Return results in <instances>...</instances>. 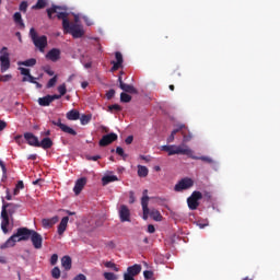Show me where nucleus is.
Masks as SVG:
<instances>
[{
  "label": "nucleus",
  "mask_w": 280,
  "mask_h": 280,
  "mask_svg": "<svg viewBox=\"0 0 280 280\" xmlns=\"http://www.w3.org/2000/svg\"><path fill=\"white\" fill-rule=\"evenodd\" d=\"M63 10L65 8L52 4V7L48 8L46 12L48 14V19L51 20L57 16L59 21H62L63 34H71L74 38H82V36H84V27L82 25L71 24V22H69V13Z\"/></svg>",
  "instance_id": "obj_1"
},
{
  "label": "nucleus",
  "mask_w": 280,
  "mask_h": 280,
  "mask_svg": "<svg viewBox=\"0 0 280 280\" xmlns=\"http://www.w3.org/2000/svg\"><path fill=\"white\" fill-rule=\"evenodd\" d=\"M34 230H30L27 228H19L16 233L13 234L8 241L0 246V248H12V246L16 245V242H27L32 236V232Z\"/></svg>",
  "instance_id": "obj_2"
},
{
  "label": "nucleus",
  "mask_w": 280,
  "mask_h": 280,
  "mask_svg": "<svg viewBox=\"0 0 280 280\" xmlns=\"http://www.w3.org/2000/svg\"><path fill=\"white\" fill-rule=\"evenodd\" d=\"M162 151L167 152L168 156H174V154H184L185 156H191L194 154V151L185 144L162 145Z\"/></svg>",
  "instance_id": "obj_3"
},
{
  "label": "nucleus",
  "mask_w": 280,
  "mask_h": 280,
  "mask_svg": "<svg viewBox=\"0 0 280 280\" xmlns=\"http://www.w3.org/2000/svg\"><path fill=\"white\" fill-rule=\"evenodd\" d=\"M30 36L33 40V45H35V47H37L39 51H45V47H47V36H38V33H36V30L34 27L30 30Z\"/></svg>",
  "instance_id": "obj_4"
},
{
  "label": "nucleus",
  "mask_w": 280,
  "mask_h": 280,
  "mask_svg": "<svg viewBox=\"0 0 280 280\" xmlns=\"http://www.w3.org/2000/svg\"><path fill=\"white\" fill-rule=\"evenodd\" d=\"M200 200H202V192L195 190L191 196L187 198L188 209L196 211L200 207Z\"/></svg>",
  "instance_id": "obj_5"
},
{
  "label": "nucleus",
  "mask_w": 280,
  "mask_h": 280,
  "mask_svg": "<svg viewBox=\"0 0 280 280\" xmlns=\"http://www.w3.org/2000/svg\"><path fill=\"white\" fill-rule=\"evenodd\" d=\"M0 54L1 73H5L10 69V52H8V47H2Z\"/></svg>",
  "instance_id": "obj_6"
},
{
  "label": "nucleus",
  "mask_w": 280,
  "mask_h": 280,
  "mask_svg": "<svg viewBox=\"0 0 280 280\" xmlns=\"http://www.w3.org/2000/svg\"><path fill=\"white\" fill-rule=\"evenodd\" d=\"M149 202H150V197L148 196V189H144L142 192V198H141L143 220H148V218L150 217V208H148Z\"/></svg>",
  "instance_id": "obj_7"
},
{
  "label": "nucleus",
  "mask_w": 280,
  "mask_h": 280,
  "mask_svg": "<svg viewBox=\"0 0 280 280\" xmlns=\"http://www.w3.org/2000/svg\"><path fill=\"white\" fill-rule=\"evenodd\" d=\"M191 187H194V179L185 177L175 185L174 190L185 191V189H191Z\"/></svg>",
  "instance_id": "obj_8"
},
{
  "label": "nucleus",
  "mask_w": 280,
  "mask_h": 280,
  "mask_svg": "<svg viewBox=\"0 0 280 280\" xmlns=\"http://www.w3.org/2000/svg\"><path fill=\"white\" fill-rule=\"evenodd\" d=\"M30 240L33 244V248L36 250H40V248H43V235H40V233L33 230Z\"/></svg>",
  "instance_id": "obj_9"
},
{
  "label": "nucleus",
  "mask_w": 280,
  "mask_h": 280,
  "mask_svg": "<svg viewBox=\"0 0 280 280\" xmlns=\"http://www.w3.org/2000/svg\"><path fill=\"white\" fill-rule=\"evenodd\" d=\"M0 218H1V230H2V233L5 234L8 233V228L10 226V218H12L8 214V210H5V207H2Z\"/></svg>",
  "instance_id": "obj_10"
},
{
  "label": "nucleus",
  "mask_w": 280,
  "mask_h": 280,
  "mask_svg": "<svg viewBox=\"0 0 280 280\" xmlns=\"http://www.w3.org/2000/svg\"><path fill=\"white\" fill-rule=\"evenodd\" d=\"M119 137L115 132H110L108 135H105L102 137V139L98 141V144L101 148H106V145H110V143H114V141H117Z\"/></svg>",
  "instance_id": "obj_11"
},
{
  "label": "nucleus",
  "mask_w": 280,
  "mask_h": 280,
  "mask_svg": "<svg viewBox=\"0 0 280 280\" xmlns=\"http://www.w3.org/2000/svg\"><path fill=\"white\" fill-rule=\"evenodd\" d=\"M51 124L52 126H58V128H60V130H62V132H66L67 135H71L72 137H75V135H78V132L73 128L62 124V120L60 118L58 120H51Z\"/></svg>",
  "instance_id": "obj_12"
},
{
  "label": "nucleus",
  "mask_w": 280,
  "mask_h": 280,
  "mask_svg": "<svg viewBox=\"0 0 280 280\" xmlns=\"http://www.w3.org/2000/svg\"><path fill=\"white\" fill-rule=\"evenodd\" d=\"M118 215L120 222H130V208L126 205H121L118 209Z\"/></svg>",
  "instance_id": "obj_13"
},
{
  "label": "nucleus",
  "mask_w": 280,
  "mask_h": 280,
  "mask_svg": "<svg viewBox=\"0 0 280 280\" xmlns=\"http://www.w3.org/2000/svg\"><path fill=\"white\" fill-rule=\"evenodd\" d=\"M115 58H116V61H112V73L115 72V71H118V69H121L122 65H124V55H121V52L119 51H116L115 52Z\"/></svg>",
  "instance_id": "obj_14"
},
{
  "label": "nucleus",
  "mask_w": 280,
  "mask_h": 280,
  "mask_svg": "<svg viewBox=\"0 0 280 280\" xmlns=\"http://www.w3.org/2000/svg\"><path fill=\"white\" fill-rule=\"evenodd\" d=\"M61 51L59 48H51L47 54H46V59L50 60L51 62H58L60 60Z\"/></svg>",
  "instance_id": "obj_15"
},
{
  "label": "nucleus",
  "mask_w": 280,
  "mask_h": 280,
  "mask_svg": "<svg viewBox=\"0 0 280 280\" xmlns=\"http://www.w3.org/2000/svg\"><path fill=\"white\" fill-rule=\"evenodd\" d=\"M2 207H4V211H7L8 215L12 218V215L16 213V209L19 208V205L8 203L5 202V199L2 197Z\"/></svg>",
  "instance_id": "obj_16"
},
{
  "label": "nucleus",
  "mask_w": 280,
  "mask_h": 280,
  "mask_svg": "<svg viewBox=\"0 0 280 280\" xmlns=\"http://www.w3.org/2000/svg\"><path fill=\"white\" fill-rule=\"evenodd\" d=\"M86 186V177H81L79 178L73 187V191L75 194V196H80V194H82V189H84V187Z\"/></svg>",
  "instance_id": "obj_17"
},
{
  "label": "nucleus",
  "mask_w": 280,
  "mask_h": 280,
  "mask_svg": "<svg viewBox=\"0 0 280 280\" xmlns=\"http://www.w3.org/2000/svg\"><path fill=\"white\" fill-rule=\"evenodd\" d=\"M24 139L28 143V145H32L33 148H38V137L34 136L32 132L24 133Z\"/></svg>",
  "instance_id": "obj_18"
},
{
  "label": "nucleus",
  "mask_w": 280,
  "mask_h": 280,
  "mask_svg": "<svg viewBox=\"0 0 280 280\" xmlns=\"http://www.w3.org/2000/svg\"><path fill=\"white\" fill-rule=\"evenodd\" d=\"M59 220H60V218H58V215H55L50 219H43L42 226H43V229H51L55 224H58Z\"/></svg>",
  "instance_id": "obj_19"
},
{
  "label": "nucleus",
  "mask_w": 280,
  "mask_h": 280,
  "mask_svg": "<svg viewBox=\"0 0 280 280\" xmlns=\"http://www.w3.org/2000/svg\"><path fill=\"white\" fill-rule=\"evenodd\" d=\"M68 224H69V217H63L57 229L58 235H65V231H67Z\"/></svg>",
  "instance_id": "obj_20"
},
{
  "label": "nucleus",
  "mask_w": 280,
  "mask_h": 280,
  "mask_svg": "<svg viewBox=\"0 0 280 280\" xmlns=\"http://www.w3.org/2000/svg\"><path fill=\"white\" fill-rule=\"evenodd\" d=\"M120 89L125 93H130L131 95H137V93H139V91H137L136 88L125 82H120Z\"/></svg>",
  "instance_id": "obj_21"
},
{
  "label": "nucleus",
  "mask_w": 280,
  "mask_h": 280,
  "mask_svg": "<svg viewBox=\"0 0 280 280\" xmlns=\"http://www.w3.org/2000/svg\"><path fill=\"white\" fill-rule=\"evenodd\" d=\"M127 275L130 277H137V275L141 273V265H133L127 268Z\"/></svg>",
  "instance_id": "obj_22"
},
{
  "label": "nucleus",
  "mask_w": 280,
  "mask_h": 280,
  "mask_svg": "<svg viewBox=\"0 0 280 280\" xmlns=\"http://www.w3.org/2000/svg\"><path fill=\"white\" fill-rule=\"evenodd\" d=\"M54 145L51 138H44L37 145V148H43V150H49Z\"/></svg>",
  "instance_id": "obj_23"
},
{
  "label": "nucleus",
  "mask_w": 280,
  "mask_h": 280,
  "mask_svg": "<svg viewBox=\"0 0 280 280\" xmlns=\"http://www.w3.org/2000/svg\"><path fill=\"white\" fill-rule=\"evenodd\" d=\"M13 21L16 25H19L20 30H25V23L23 22V16L21 15V12L14 13Z\"/></svg>",
  "instance_id": "obj_24"
},
{
  "label": "nucleus",
  "mask_w": 280,
  "mask_h": 280,
  "mask_svg": "<svg viewBox=\"0 0 280 280\" xmlns=\"http://www.w3.org/2000/svg\"><path fill=\"white\" fill-rule=\"evenodd\" d=\"M67 119H69V121H78V119H80V112H78V109L68 112Z\"/></svg>",
  "instance_id": "obj_25"
},
{
  "label": "nucleus",
  "mask_w": 280,
  "mask_h": 280,
  "mask_svg": "<svg viewBox=\"0 0 280 280\" xmlns=\"http://www.w3.org/2000/svg\"><path fill=\"white\" fill-rule=\"evenodd\" d=\"M184 128L185 125H178L177 128L171 132V137L167 138V143H174L176 135H178V132H180V130H183Z\"/></svg>",
  "instance_id": "obj_26"
},
{
  "label": "nucleus",
  "mask_w": 280,
  "mask_h": 280,
  "mask_svg": "<svg viewBox=\"0 0 280 280\" xmlns=\"http://www.w3.org/2000/svg\"><path fill=\"white\" fill-rule=\"evenodd\" d=\"M71 264H72L71 256H63L61 258V266L62 268H65V270H71Z\"/></svg>",
  "instance_id": "obj_27"
},
{
  "label": "nucleus",
  "mask_w": 280,
  "mask_h": 280,
  "mask_svg": "<svg viewBox=\"0 0 280 280\" xmlns=\"http://www.w3.org/2000/svg\"><path fill=\"white\" fill-rule=\"evenodd\" d=\"M149 215H151V218L153 220H155V222H161L163 221V215L161 214V212L156 209H153V210H149Z\"/></svg>",
  "instance_id": "obj_28"
},
{
  "label": "nucleus",
  "mask_w": 280,
  "mask_h": 280,
  "mask_svg": "<svg viewBox=\"0 0 280 280\" xmlns=\"http://www.w3.org/2000/svg\"><path fill=\"white\" fill-rule=\"evenodd\" d=\"M148 174H150V170H148V166L138 165V176L140 178H145Z\"/></svg>",
  "instance_id": "obj_29"
},
{
  "label": "nucleus",
  "mask_w": 280,
  "mask_h": 280,
  "mask_svg": "<svg viewBox=\"0 0 280 280\" xmlns=\"http://www.w3.org/2000/svg\"><path fill=\"white\" fill-rule=\"evenodd\" d=\"M116 180H118L117 175H107L102 178V183L104 186L110 183H115Z\"/></svg>",
  "instance_id": "obj_30"
},
{
  "label": "nucleus",
  "mask_w": 280,
  "mask_h": 280,
  "mask_svg": "<svg viewBox=\"0 0 280 280\" xmlns=\"http://www.w3.org/2000/svg\"><path fill=\"white\" fill-rule=\"evenodd\" d=\"M39 106H49L51 104V95H46L38 98Z\"/></svg>",
  "instance_id": "obj_31"
},
{
  "label": "nucleus",
  "mask_w": 280,
  "mask_h": 280,
  "mask_svg": "<svg viewBox=\"0 0 280 280\" xmlns=\"http://www.w3.org/2000/svg\"><path fill=\"white\" fill-rule=\"evenodd\" d=\"M81 126H86V124L91 122V119H93V115L91 114H83L80 118Z\"/></svg>",
  "instance_id": "obj_32"
},
{
  "label": "nucleus",
  "mask_w": 280,
  "mask_h": 280,
  "mask_svg": "<svg viewBox=\"0 0 280 280\" xmlns=\"http://www.w3.org/2000/svg\"><path fill=\"white\" fill-rule=\"evenodd\" d=\"M18 65L20 67H34L36 65V59L31 58V59H27L25 61L18 62Z\"/></svg>",
  "instance_id": "obj_33"
},
{
  "label": "nucleus",
  "mask_w": 280,
  "mask_h": 280,
  "mask_svg": "<svg viewBox=\"0 0 280 280\" xmlns=\"http://www.w3.org/2000/svg\"><path fill=\"white\" fill-rule=\"evenodd\" d=\"M190 159H194L195 161H203V163H213V159L209 156H196L194 153L191 154Z\"/></svg>",
  "instance_id": "obj_34"
},
{
  "label": "nucleus",
  "mask_w": 280,
  "mask_h": 280,
  "mask_svg": "<svg viewBox=\"0 0 280 280\" xmlns=\"http://www.w3.org/2000/svg\"><path fill=\"white\" fill-rule=\"evenodd\" d=\"M47 7V0H37L36 4L33 5V10H43Z\"/></svg>",
  "instance_id": "obj_35"
},
{
  "label": "nucleus",
  "mask_w": 280,
  "mask_h": 280,
  "mask_svg": "<svg viewBox=\"0 0 280 280\" xmlns=\"http://www.w3.org/2000/svg\"><path fill=\"white\" fill-rule=\"evenodd\" d=\"M120 102L124 104H128L129 102H132V96H130L128 93H120Z\"/></svg>",
  "instance_id": "obj_36"
},
{
  "label": "nucleus",
  "mask_w": 280,
  "mask_h": 280,
  "mask_svg": "<svg viewBox=\"0 0 280 280\" xmlns=\"http://www.w3.org/2000/svg\"><path fill=\"white\" fill-rule=\"evenodd\" d=\"M104 266L105 268H112V270H114L115 272H119L117 265L113 261H106Z\"/></svg>",
  "instance_id": "obj_37"
},
{
  "label": "nucleus",
  "mask_w": 280,
  "mask_h": 280,
  "mask_svg": "<svg viewBox=\"0 0 280 280\" xmlns=\"http://www.w3.org/2000/svg\"><path fill=\"white\" fill-rule=\"evenodd\" d=\"M59 95L62 97L63 95H67V84L62 83L57 89Z\"/></svg>",
  "instance_id": "obj_38"
},
{
  "label": "nucleus",
  "mask_w": 280,
  "mask_h": 280,
  "mask_svg": "<svg viewBox=\"0 0 280 280\" xmlns=\"http://www.w3.org/2000/svg\"><path fill=\"white\" fill-rule=\"evenodd\" d=\"M51 277H52V279H60V268L59 267L52 268Z\"/></svg>",
  "instance_id": "obj_39"
},
{
  "label": "nucleus",
  "mask_w": 280,
  "mask_h": 280,
  "mask_svg": "<svg viewBox=\"0 0 280 280\" xmlns=\"http://www.w3.org/2000/svg\"><path fill=\"white\" fill-rule=\"evenodd\" d=\"M56 82H58V75H55L48 81L47 89H54V86H56Z\"/></svg>",
  "instance_id": "obj_40"
},
{
  "label": "nucleus",
  "mask_w": 280,
  "mask_h": 280,
  "mask_svg": "<svg viewBox=\"0 0 280 280\" xmlns=\"http://www.w3.org/2000/svg\"><path fill=\"white\" fill-rule=\"evenodd\" d=\"M103 277L106 280H117V275H115L113 272H104Z\"/></svg>",
  "instance_id": "obj_41"
},
{
  "label": "nucleus",
  "mask_w": 280,
  "mask_h": 280,
  "mask_svg": "<svg viewBox=\"0 0 280 280\" xmlns=\"http://www.w3.org/2000/svg\"><path fill=\"white\" fill-rule=\"evenodd\" d=\"M22 82H30L31 84H36V78L32 74L30 77H23Z\"/></svg>",
  "instance_id": "obj_42"
},
{
  "label": "nucleus",
  "mask_w": 280,
  "mask_h": 280,
  "mask_svg": "<svg viewBox=\"0 0 280 280\" xmlns=\"http://www.w3.org/2000/svg\"><path fill=\"white\" fill-rule=\"evenodd\" d=\"M116 154H118V156H122L124 159L128 158V155L124 152V148L121 147L116 148Z\"/></svg>",
  "instance_id": "obj_43"
},
{
  "label": "nucleus",
  "mask_w": 280,
  "mask_h": 280,
  "mask_svg": "<svg viewBox=\"0 0 280 280\" xmlns=\"http://www.w3.org/2000/svg\"><path fill=\"white\" fill-rule=\"evenodd\" d=\"M19 70L21 71V75H24V78H28L31 75L30 69L20 67Z\"/></svg>",
  "instance_id": "obj_44"
},
{
  "label": "nucleus",
  "mask_w": 280,
  "mask_h": 280,
  "mask_svg": "<svg viewBox=\"0 0 280 280\" xmlns=\"http://www.w3.org/2000/svg\"><path fill=\"white\" fill-rule=\"evenodd\" d=\"M143 276H144V279L150 280V279H153L154 272L150 270H145L143 271Z\"/></svg>",
  "instance_id": "obj_45"
},
{
  "label": "nucleus",
  "mask_w": 280,
  "mask_h": 280,
  "mask_svg": "<svg viewBox=\"0 0 280 280\" xmlns=\"http://www.w3.org/2000/svg\"><path fill=\"white\" fill-rule=\"evenodd\" d=\"M58 264V254H54L51 257H50V265L51 266H56Z\"/></svg>",
  "instance_id": "obj_46"
},
{
  "label": "nucleus",
  "mask_w": 280,
  "mask_h": 280,
  "mask_svg": "<svg viewBox=\"0 0 280 280\" xmlns=\"http://www.w3.org/2000/svg\"><path fill=\"white\" fill-rule=\"evenodd\" d=\"M9 80H12V74H7V75L0 74V82H9Z\"/></svg>",
  "instance_id": "obj_47"
},
{
  "label": "nucleus",
  "mask_w": 280,
  "mask_h": 280,
  "mask_svg": "<svg viewBox=\"0 0 280 280\" xmlns=\"http://www.w3.org/2000/svg\"><path fill=\"white\" fill-rule=\"evenodd\" d=\"M108 110L119 112V110H121V106H119L118 104L109 105Z\"/></svg>",
  "instance_id": "obj_48"
},
{
  "label": "nucleus",
  "mask_w": 280,
  "mask_h": 280,
  "mask_svg": "<svg viewBox=\"0 0 280 280\" xmlns=\"http://www.w3.org/2000/svg\"><path fill=\"white\" fill-rule=\"evenodd\" d=\"M20 11L21 12H27V2L26 1L21 2Z\"/></svg>",
  "instance_id": "obj_49"
},
{
  "label": "nucleus",
  "mask_w": 280,
  "mask_h": 280,
  "mask_svg": "<svg viewBox=\"0 0 280 280\" xmlns=\"http://www.w3.org/2000/svg\"><path fill=\"white\" fill-rule=\"evenodd\" d=\"M106 97L107 100H113V97H115V90L112 89L106 93Z\"/></svg>",
  "instance_id": "obj_50"
},
{
  "label": "nucleus",
  "mask_w": 280,
  "mask_h": 280,
  "mask_svg": "<svg viewBox=\"0 0 280 280\" xmlns=\"http://www.w3.org/2000/svg\"><path fill=\"white\" fill-rule=\"evenodd\" d=\"M44 71L47 75H54V70L49 66L44 67Z\"/></svg>",
  "instance_id": "obj_51"
},
{
  "label": "nucleus",
  "mask_w": 280,
  "mask_h": 280,
  "mask_svg": "<svg viewBox=\"0 0 280 280\" xmlns=\"http://www.w3.org/2000/svg\"><path fill=\"white\" fill-rule=\"evenodd\" d=\"M16 189H25V184H23V180H19L18 184L15 185Z\"/></svg>",
  "instance_id": "obj_52"
},
{
  "label": "nucleus",
  "mask_w": 280,
  "mask_h": 280,
  "mask_svg": "<svg viewBox=\"0 0 280 280\" xmlns=\"http://www.w3.org/2000/svg\"><path fill=\"white\" fill-rule=\"evenodd\" d=\"M132 141H135V137L132 136H128L126 139H125V143L127 145H130V143H132Z\"/></svg>",
  "instance_id": "obj_53"
},
{
  "label": "nucleus",
  "mask_w": 280,
  "mask_h": 280,
  "mask_svg": "<svg viewBox=\"0 0 280 280\" xmlns=\"http://www.w3.org/2000/svg\"><path fill=\"white\" fill-rule=\"evenodd\" d=\"M5 128H8V122H5L4 120H1V119H0V132H1L2 130H5Z\"/></svg>",
  "instance_id": "obj_54"
},
{
  "label": "nucleus",
  "mask_w": 280,
  "mask_h": 280,
  "mask_svg": "<svg viewBox=\"0 0 280 280\" xmlns=\"http://www.w3.org/2000/svg\"><path fill=\"white\" fill-rule=\"evenodd\" d=\"M70 25H82L80 24V16L79 15H74V22H70Z\"/></svg>",
  "instance_id": "obj_55"
},
{
  "label": "nucleus",
  "mask_w": 280,
  "mask_h": 280,
  "mask_svg": "<svg viewBox=\"0 0 280 280\" xmlns=\"http://www.w3.org/2000/svg\"><path fill=\"white\" fill-rule=\"evenodd\" d=\"M182 135H183V137H184V139H183L184 143H187L188 141H191V136H187V135H185V132H183V131H182Z\"/></svg>",
  "instance_id": "obj_56"
},
{
  "label": "nucleus",
  "mask_w": 280,
  "mask_h": 280,
  "mask_svg": "<svg viewBox=\"0 0 280 280\" xmlns=\"http://www.w3.org/2000/svg\"><path fill=\"white\" fill-rule=\"evenodd\" d=\"M100 159H102L101 155L88 156V161H100Z\"/></svg>",
  "instance_id": "obj_57"
},
{
  "label": "nucleus",
  "mask_w": 280,
  "mask_h": 280,
  "mask_svg": "<svg viewBox=\"0 0 280 280\" xmlns=\"http://www.w3.org/2000/svg\"><path fill=\"white\" fill-rule=\"evenodd\" d=\"M155 231H156V228H154L153 224L148 225V233H155Z\"/></svg>",
  "instance_id": "obj_58"
},
{
  "label": "nucleus",
  "mask_w": 280,
  "mask_h": 280,
  "mask_svg": "<svg viewBox=\"0 0 280 280\" xmlns=\"http://www.w3.org/2000/svg\"><path fill=\"white\" fill-rule=\"evenodd\" d=\"M73 280H86V276L80 273L73 278Z\"/></svg>",
  "instance_id": "obj_59"
},
{
  "label": "nucleus",
  "mask_w": 280,
  "mask_h": 280,
  "mask_svg": "<svg viewBox=\"0 0 280 280\" xmlns=\"http://www.w3.org/2000/svg\"><path fill=\"white\" fill-rule=\"evenodd\" d=\"M0 167L3 172V174H5L8 172V168H5V163H3V161L0 160Z\"/></svg>",
  "instance_id": "obj_60"
},
{
  "label": "nucleus",
  "mask_w": 280,
  "mask_h": 280,
  "mask_svg": "<svg viewBox=\"0 0 280 280\" xmlns=\"http://www.w3.org/2000/svg\"><path fill=\"white\" fill-rule=\"evenodd\" d=\"M62 97L60 94L50 95V102H54L55 100H60Z\"/></svg>",
  "instance_id": "obj_61"
},
{
  "label": "nucleus",
  "mask_w": 280,
  "mask_h": 280,
  "mask_svg": "<svg viewBox=\"0 0 280 280\" xmlns=\"http://www.w3.org/2000/svg\"><path fill=\"white\" fill-rule=\"evenodd\" d=\"M129 202L130 205L135 203V192L130 191V195H129Z\"/></svg>",
  "instance_id": "obj_62"
},
{
  "label": "nucleus",
  "mask_w": 280,
  "mask_h": 280,
  "mask_svg": "<svg viewBox=\"0 0 280 280\" xmlns=\"http://www.w3.org/2000/svg\"><path fill=\"white\" fill-rule=\"evenodd\" d=\"M5 194H7L5 196L7 200H12V195H10V188H7Z\"/></svg>",
  "instance_id": "obj_63"
},
{
  "label": "nucleus",
  "mask_w": 280,
  "mask_h": 280,
  "mask_svg": "<svg viewBox=\"0 0 280 280\" xmlns=\"http://www.w3.org/2000/svg\"><path fill=\"white\" fill-rule=\"evenodd\" d=\"M15 141L16 143H21V141L23 140V136H15Z\"/></svg>",
  "instance_id": "obj_64"
}]
</instances>
